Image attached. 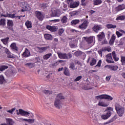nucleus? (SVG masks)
<instances>
[{"instance_id":"f257e3e1","label":"nucleus","mask_w":125,"mask_h":125,"mask_svg":"<svg viewBox=\"0 0 125 125\" xmlns=\"http://www.w3.org/2000/svg\"><path fill=\"white\" fill-rule=\"evenodd\" d=\"M62 99H65V97L63 96L62 93H60L57 95L55 99L54 106L57 109L62 108V102L61 101Z\"/></svg>"},{"instance_id":"f03ea898","label":"nucleus","mask_w":125,"mask_h":125,"mask_svg":"<svg viewBox=\"0 0 125 125\" xmlns=\"http://www.w3.org/2000/svg\"><path fill=\"white\" fill-rule=\"evenodd\" d=\"M16 112L18 115H21L23 117H29V118H33L34 117V114H33V113L30 111H24L22 109H20L19 111L17 109Z\"/></svg>"},{"instance_id":"7ed1b4c3","label":"nucleus","mask_w":125,"mask_h":125,"mask_svg":"<svg viewBox=\"0 0 125 125\" xmlns=\"http://www.w3.org/2000/svg\"><path fill=\"white\" fill-rule=\"evenodd\" d=\"M85 41L88 44H90L89 47H91L95 43V37L94 36H90L89 37H84Z\"/></svg>"},{"instance_id":"20e7f679","label":"nucleus","mask_w":125,"mask_h":125,"mask_svg":"<svg viewBox=\"0 0 125 125\" xmlns=\"http://www.w3.org/2000/svg\"><path fill=\"white\" fill-rule=\"evenodd\" d=\"M116 112L119 117H123L125 113V108L119 104H116L115 106Z\"/></svg>"},{"instance_id":"39448f33","label":"nucleus","mask_w":125,"mask_h":125,"mask_svg":"<svg viewBox=\"0 0 125 125\" xmlns=\"http://www.w3.org/2000/svg\"><path fill=\"white\" fill-rule=\"evenodd\" d=\"M58 56L60 59H71L72 58V54L65 53H58Z\"/></svg>"},{"instance_id":"423d86ee","label":"nucleus","mask_w":125,"mask_h":125,"mask_svg":"<svg viewBox=\"0 0 125 125\" xmlns=\"http://www.w3.org/2000/svg\"><path fill=\"white\" fill-rule=\"evenodd\" d=\"M67 1L70 8H76L80 5V2H74L73 0H67Z\"/></svg>"},{"instance_id":"0eeeda50","label":"nucleus","mask_w":125,"mask_h":125,"mask_svg":"<svg viewBox=\"0 0 125 125\" xmlns=\"http://www.w3.org/2000/svg\"><path fill=\"white\" fill-rule=\"evenodd\" d=\"M0 15L1 17H8L9 18H15L16 17L17 18H19V19H20L21 17H22V16H15V14H8V13L6 12V14H3L1 13H0Z\"/></svg>"},{"instance_id":"6e6552de","label":"nucleus","mask_w":125,"mask_h":125,"mask_svg":"<svg viewBox=\"0 0 125 125\" xmlns=\"http://www.w3.org/2000/svg\"><path fill=\"white\" fill-rule=\"evenodd\" d=\"M105 60L107 63H115L113 57H112L111 53H109L105 56Z\"/></svg>"},{"instance_id":"1a4fd4ad","label":"nucleus","mask_w":125,"mask_h":125,"mask_svg":"<svg viewBox=\"0 0 125 125\" xmlns=\"http://www.w3.org/2000/svg\"><path fill=\"white\" fill-rule=\"evenodd\" d=\"M88 25V21L85 20L83 21V22L82 24L79 25L78 28L81 30H85V29L87 28Z\"/></svg>"},{"instance_id":"9d476101","label":"nucleus","mask_w":125,"mask_h":125,"mask_svg":"<svg viewBox=\"0 0 125 125\" xmlns=\"http://www.w3.org/2000/svg\"><path fill=\"white\" fill-rule=\"evenodd\" d=\"M13 26H14L13 21H12V20H8L7 22V27L8 29L11 31H13Z\"/></svg>"},{"instance_id":"9b49d317","label":"nucleus","mask_w":125,"mask_h":125,"mask_svg":"<svg viewBox=\"0 0 125 125\" xmlns=\"http://www.w3.org/2000/svg\"><path fill=\"white\" fill-rule=\"evenodd\" d=\"M35 14L36 15V17L40 20V21H42L43 20V15L42 13V12L40 11H36Z\"/></svg>"},{"instance_id":"f8f14e48","label":"nucleus","mask_w":125,"mask_h":125,"mask_svg":"<svg viewBox=\"0 0 125 125\" xmlns=\"http://www.w3.org/2000/svg\"><path fill=\"white\" fill-rule=\"evenodd\" d=\"M46 28L47 29V30H49V31H50L51 32H56V31L58 30V27L57 26L47 25Z\"/></svg>"},{"instance_id":"ddd939ff","label":"nucleus","mask_w":125,"mask_h":125,"mask_svg":"<svg viewBox=\"0 0 125 125\" xmlns=\"http://www.w3.org/2000/svg\"><path fill=\"white\" fill-rule=\"evenodd\" d=\"M97 37L100 42L104 40V39H105V34H104V32L100 33L99 34L97 35Z\"/></svg>"},{"instance_id":"4468645a","label":"nucleus","mask_w":125,"mask_h":125,"mask_svg":"<svg viewBox=\"0 0 125 125\" xmlns=\"http://www.w3.org/2000/svg\"><path fill=\"white\" fill-rule=\"evenodd\" d=\"M23 57H29V56H31V53L29 49L27 48H25V51L22 54Z\"/></svg>"},{"instance_id":"2eb2a0df","label":"nucleus","mask_w":125,"mask_h":125,"mask_svg":"<svg viewBox=\"0 0 125 125\" xmlns=\"http://www.w3.org/2000/svg\"><path fill=\"white\" fill-rule=\"evenodd\" d=\"M3 48H4V49L5 50V52L7 54L8 58H13V55H12V54H11V53H10V52H9V50H8V49H7V48H5L4 47H3Z\"/></svg>"},{"instance_id":"dca6fc26","label":"nucleus","mask_w":125,"mask_h":125,"mask_svg":"<svg viewBox=\"0 0 125 125\" xmlns=\"http://www.w3.org/2000/svg\"><path fill=\"white\" fill-rule=\"evenodd\" d=\"M98 105L101 107H108L109 104L105 103V102H103V101H100L98 103Z\"/></svg>"},{"instance_id":"f3484780","label":"nucleus","mask_w":125,"mask_h":125,"mask_svg":"<svg viewBox=\"0 0 125 125\" xmlns=\"http://www.w3.org/2000/svg\"><path fill=\"white\" fill-rule=\"evenodd\" d=\"M10 46H11V48H12L13 51H16V52L18 51V47L16 46V43H13L11 44Z\"/></svg>"},{"instance_id":"a211bd4d","label":"nucleus","mask_w":125,"mask_h":125,"mask_svg":"<svg viewBox=\"0 0 125 125\" xmlns=\"http://www.w3.org/2000/svg\"><path fill=\"white\" fill-rule=\"evenodd\" d=\"M6 122L8 125H14V121L10 118H6Z\"/></svg>"},{"instance_id":"6ab92c4d","label":"nucleus","mask_w":125,"mask_h":125,"mask_svg":"<svg viewBox=\"0 0 125 125\" xmlns=\"http://www.w3.org/2000/svg\"><path fill=\"white\" fill-rule=\"evenodd\" d=\"M93 30L95 33H98V31L101 30V26L99 25H96L93 27Z\"/></svg>"},{"instance_id":"aec40b11","label":"nucleus","mask_w":125,"mask_h":125,"mask_svg":"<svg viewBox=\"0 0 125 125\" xmlns=\"http://www.w3.org/2000/svg\"><path fill=\"white\" fill-rule=\"evenodd\" d=\"M25 66H26V67H28V68H29V69H32V68H34V67H35V66H36V64H35V63H33V62H28L27 63L25 64Z\"/></svg>"},{"instance_id":"412c9836","label":"nucleus","mask_w":125,"mask_h":125,"mask_svg":"<svg viewBox=\"0 0 125 125\" xmlns=\"http://www.w3.org/2000/svg\"><path fill=\"white\" fill-rule=\"evenodd\" d=\"M112 57H113V58L114 61H115V62L119 61L120 58H119V57H117V54H116L115 51H113L112 52Z\"/></svg>"},{"instance_id":"4be33fe9","label":"nucleus","mask_w":125,"mask_h":125,"mask_svg":"<svg viewBox=\"0 0 125 125\" xmlns=\"http://www.w3.org/2000/svg\"><path fill=\"white\" fill-rule=\"evenodd\" d=\"M117 119V116L115 115L113 116L110 120L104 123V125H108V124H111V123H113L115 120Z\"/></svg>"},{"instance_id":"5701e85b","label":"nucleus","mask_w":125,"mask_h":125,"mask_svg":"<svg viewBox=\"0 0 125 125\" xmlns=\"http://www.w3.org/2000/svg\"><path fill=\"white\" fill-rule=\"evenodd\" d=\"M125 4H123L122 5H119L118 7H116V10L117 11H120V10H123L125 9Z\"/></svg>"},{"instance_id":"b1692460","label":"nucleus","mask_w":125,"mask_h":125,"mask_svg":"<svg viewBox=\"0 0 125 125\" xmlns=\"http://www.w3.org/2000/svg\"><path fill=\"white\" fill-rule=\"evenodd\" d=\"M44 37L45 39V40H48V41H52V35L48 34H45L44 35Z\"/></svg>"},{"instance_id":"393cba45","label":"nucleus","mask_w":125,"mask_h":125,"mask_svg":"<svg viewBox=\"0 0 125 125\" xmlns=\"http://www.w3.org/2000/svg\"><path fill=\"white\" fill-rule=\"evenodd\" d=\"M115 41H116V35H115V34H113L112 35L109 41L110 44H113V43L115 42Z\"/></svg>"},{"instance_id":"a878e982","label":"nucleus","mask_w":125,"mask_h":125,"mask_svg":"<svg viewBox=\"0 0 125 125\" xmlns=\"http://www.w3.org/2000/svg\"><path fill=\"white\" fill-rule=\"evenodd\" d=\"M6 81L4 79V77L2 75L0 76V84H3V83H5Z\"/></svg>"},{"instance_id":"bb28decb","label":"nucleus","mask_w":125,"mask_h":125,"mask_svg":"<svg viewBox=\"0 0 125 125\" xmlns=\"http://www.w3.org/2000/svg\"><path fill=\"white\" fill-rule=\"evenodd\" d=\"M52 56V54L51 53L47 54L43 56V59L45 60H47V59H49V58H50Z\"/></svg>"},{"instance_id":"cd10ccee","label":"nucleus","mask_w":125,"mask_h":125,"mask_svg":"<svg viewBox=\"0 0 125 125\" xmlns=\"http://www.w3.org/2000/svg\"><path fill=\"white\" fill-rule=\"evenodd\" d=\"M63 73L65 76H70V71H69V69L67 67H65L63 69Z\"/></svg>"},{"instance_id":"c85d7f7f","label":"nucleus","mask_w":125,"mask_h":125,"mask_svg":"<svg viewBox=\"0 0 125 125\" xmlns=\"http://www.w3.org/2000/svg\"><path fill=\"white\" fill-rule=\"evenodd\" d=\"M106 27L108 29H115V28H117V25H113L112 24H108L106 25Z\"/></svg>"},{"instance_id":"c756f323","label":"nucleus","mask_w":125,"mask_h":125,"mask_svg":"<svg viewBox=\"0 0 125 125\" xmlns=\"http://www.w3.org/2000/svg\"><path fill=\"white\" fill-rule=\"evenodd\" d=\"M9 40V38L7 37L5 39L1 40V41L3 42V44H5V45H6V44L8 43Z\"/></svg>"},{"instance_id":"7c9ffc66","label":"nucleus","mask_w":125,"mask_h":125,"mask_svg":"<svg viewBox=\"0 0 125 125\" xmlns=\"http://www.w3.org/2000/svg\"><path fill=\"white\" fill-rule=\"evenodd\" d=\"M25 26L27 27V29L32 28V22L28 21L25 22Z\"/></svg>"},{"instance_id":"2f4dec72","label":"nucleus","mask_w":125,"mask_h":125,"mask_svg":"<svg viewBox=\"0 0 125 125\" xmlns=\"http://www.w3.org/2000/svg\"><path fill=\"white\" fill-rule=\"evenodd\" d=\"M104 99H107L108 101H111V100H112L113 98L110 95L104 94Z\"/></svg>"},{"instance_id":"473e14b6","label":"nucleus","mask_w":125,"mask_h":125,"mask_svg":"<svg viewBox=\"0 0 125 125\" xmlns=\"http://www.w3.org/2000/svg\"><path fill=\"white\" fill-rule=\"evenodd\" d=\"M53 14L55 17H59V16L61 15V12H60V11H57L53 13Z\"/></svg>"},{"instance_id":"72a5a7b5","label":"nucleus","mask_w":125,"mask_h":125,"mask_svg":"<svg viewBox=\"0 0 125 125\" xmlns=\"http://www.w3.org/2000/svg\"><path fill=\"white\" fill-rule=\"evenodd\" d=\"M67 20H68V18H67V16H64L61 19V22H62V24L67 23Z\"/></svg>"},{"instance_id":"f704fd0d","label":"nucleus","mask_w":125,"mask_h":125,"mask_svg":"<svg viewBox=\"0 0 125 125\" xmlns=\"http://www.w3.org/2000/svg\"><path fill=\"white\" fill-rule=\"evenodd\" d=\"M69 69L75 70H77V68L75 66V63L74 62H71L69 64Z\"/></svg>"},{"instance_id":"c9c22d12","label":"nucleus","mask_w":125,"mask_h":125,"mask_svg":"<svg viewBox=\"0 0 125 125\" xmlns=\"http://www.w3.org/2000/svg\"><path fill=\"white\" fill-rule=\"evenodd\" d=\"M102 3V0H94V5H98Z\"/></svg>"},{"instance_id":"e433bc0d","label":"nucleus","mask_w":125,"mask_h":125,"mask_svg":"<svg viewBox=\"0 0 125 125\" xmlns=\"http://www.w3.org/2000/svg\"><path fill=\"white\" fill-rule=\"evenodd\" d=\"M121 62L122 63V66H125V56H121Z\"/></svg>"},{"instance_id":"4c0bfd02","label":"nucleus","mask_w":125,"mask_h":125,"mask_svg":"<svg viewBox=\"0 0 125 125\" xmlns=\"http://www.w3.org/2000/svg\"><path fill=\"white\" fill-rule=\"evenodd\" d=\"M118 69H119L118 65H111L110 71H113L115 72V71H117Z\"/></svg>"},{"instance_id":"58836bf2","label":"nucleus","mask_w":125,"mask_h":125,"mask_svg":"<svg viewBox=\"0 0 125 125\" xmlns=\"http://www.w3.org/2000/svg\"><path fill=\"white\" fill-rule=\"evenodd\" d=\"M6 23H5V19H1L0 20V26H5Z\"/></svg>"},{"instance_id":"ea45409f","label":"nucleus","mask_w":125,"mask_h":125,"mask_svg":"<svg viewBox=\"0 0 125 125\" xmlns=\"http://www.w3.org/2000/svg\"><path fill=\"white\" fill-rule=\"evenodd\" d=\"M125 16L122 15V16H119L117 17L116 20H117V21H119V20H125Z\"/></svg>"},{"instance_id":"a19ab883","label":"nucleus","mask_w":125,"mask_h":125,"mask_svg":"<svg viewBox=\"0 0 125 125\" xmlns=\"http://www.w3.org/2000/svg\"><path fill=\"white\" fill-rule=\"evenodd\" d=\"M79 23H80V20H74L71 22L72 25H77V24H79Z\"/></svg>"},{"instance_id":"79ce46f5","label":"nucleus","mask_w":125,"mask_h":125,"mask_svg":"<svg viewBox=\"0 0 125 125\" xmlns=\"http://www.w3.org/2000/svg\"><path fill=\"white\" fill-rule=\"evenodd\" d=\"M96 64V60L94 58L92 59V61L90 62V66H94Z\"/></svg>"},{"instance_id":"37998d69","label":"nucleus","mask_w":125,"mask_h":125,"mask_svg":"<svg viewBox=\"0 0 125 125\" xmlns=\"http://www.w3.org/2000/svg\"><path fill=\"white\" fill-rule=\"evenodd\" d=\"M26 122H27V123H29V124H34L35 123V119H26Z\"/></svg>"},{"instance_id":"c03bdc74","label":"nucleus","mask_w":125,"mask_h":125,"mask_svg":"<svg viewBox=\"0 0 125 125\" xmlns=\"http://www.w3.org/2000/svg\"><path fill=\"white\" fill-rule=\"evenodd\" d=\"M125 42V37L124 38L121 39L119 41V45H123L124 43Z\"/></svg>"},{"instance_id":"a18cd8bd","label":"nucleus","mask_w":125,"mask_h":125,"mask_svg":"<svg viewBox=\"0 0 125 125\" xmlns=\"http://www.w3.org/2000/svg\"><path fill=\"white\" fill-rule=\"evenodd\" d=\"M47 49V47H41L39 48V50L40 52H43L44 51H45Z\"/></svg>"},{"instance_id":"49530a36","label":"nucleus","mask_w":125,"mask_h":125,"mask_svg":"<svg viewBox=\"0 0 125 125\" xmlns=\"http://www.w3.org/2000/svg\"><path fill=\"white\" fill-rule=\"evenodd\" d=\"M8 66L6 65H2L0 67V71H4L5 69H8Z\"/></svg>"},{"instance_id":"de8ad7c7","label":"nucleus","mask_w":125,"mask_h":125,"mask_svg":"<svg viewBox=\"0 0 125 125\" xmlns=\"http://www.w3.org/2000/svg\"><path fill=\"white\" fill-rule=\"evenodd\" d=\"M104 94L96 96V99H104Z\"/></svg>"},{"instance_id":"09e8293b","label":"nucleus","mask_w":125,"mask_h":125,"mask_svg":"<svg viewBox=\"0 0 125 125\" xmlns=\"http://www.w3.org/2000/svg\"><path fill=\"white\" fill-rule=\"evenodd\" d=\"M64 33V29L63 28H60L58 31V34L59 36H61Z\"/></svg>"},{"instance_id":"8fccbe9b","label":"nucleus","mask_w":125,"mask_h":125,"mask_svg":"<svg viewBox=\"0 0 125 125\" xmlns=\"http://www.w3.org/2000/svg\"><path fill=\"white\" fill-rule=\"evenodd\" d=\"M43 93L46 94V95H48V94H51V92L48 90H44L43 91Z\"/></svg>"},{"instance_id":"3c124183","label":"nucleus","mask_w":125,"mask_h":125,"mask_svg":"<svg viewBox=\"0 0 125 125\" xmlns=\"http://www.w3.org/2000/svg\"><path fill=\"white\" fill-rule=\"evenodd\" d=\"M16 110V108H13L9 110H7V113H9L10 114H13V112Z\"/></svg>"},{"instance_id":"603ef678","label":"nucleus","mask_w":125,"mask_h":125,"mask_svg":"<svg viewBox=\"0 0 125 125\" xmlns=\"http://www.w3.org/2000/svg\"><path fill=\"white\" fill-rule=\"evenodd\" d=\"M103 51H105V50L103 48L98 51V53L101 56V57H102V52H103Z\"/></svg>"},{"instance_id":"864d4df0","label":"nucleus","mask_w":125,"mask_h":125,"mask_svg":"<svg viewBox=\"0 0 125 125\" xmlns=\"http://www.w3.org/2000/svg\"><path fill=\"white\" fill-rule=\"evenodd\" d=\"M105 115H106V116L109 119V118H110V117L112 116V112H111V111H108L105 114Z\"/></svg>"},{"instance_id":"5fc2aeb1","label":"nucleus","mask_w":125,"mask_h":125,"mask_svg":"<svg viewBox=\"0 0 125 125\" xmlns=\"http://www.w3.org/2000/svg\"><path fill=\"white\" fill-rule=\"evenodd\" d=\"M105 115H106V116L109 119V118H110V117L112 116V112H111V111H108L105 114Z\"/></svg>"},{"instance_id":"6e6d98bb","label":"nucleus","mask_w":125,"mask_h":125,"mask_svg":"<svg viewBox=\"0 0 125 125\" xmlns=\"http://www.w3.org/2000/svg\"><path fill=\"white\" fill-rule=\"evenodd\" d=\"M82 78H83V76H78V77L74 80V82H79V81H80V80H82Z\"/></svg>"},{"instance_id":"4d7b16f0","label":"nucleus","mask_w":125,"mask_h":125,"mask_svg":"<svg viewBox=\"0 0 125 125\" xmlns=\"http://www.w3.org/2000/svg\"><path fill=\"white\" fill-rule=\"evenodd\" d=\"M101 117H102V119H103V120H108V116H107L106 114L102 115Z\"/></svg>"},{"instance_id":"13d9d810","label":"nucleus","mask_w":125,"mask_h":125,"mask_svg":"<svg viewBox=\"0 0 125 125\" xmlns=\"http://www.w3.org/2000/svg\"><path fill=\"white\" fill-rule=\"evenodd\" d=\"M82 53V51H78L75 52V55H76V56H81Z\"/></svg>"},{"instance_id":"bf43d9fd","label":"nucleus","mask_w":125,"mask_h":125,"mask_svg":"<svg viewBox=\"0 0 125 125\" xmlns=\"http://www.w3.org/2000/svg\"><path fill=\"white\" fill-rule=\"evenodd\" d=\"M116 35L117 36L118 38H120V37H122V36H123V33H121L120 31H116Z\"/></svg>"},{"instance_id":"052dcab7","label":"nucleus","mask_w":125,"mask_h":125,"mask_svg":"<svg viewBox=\"0 0 125 125\" xmlns=\"http://www.w3.org/2000/svg\"><path fill=\"white\" fill-rule=\"evenodd\" d=\"M104 49V51H108V52H110V51H111V47H106L105 48H103Z\"/></svg>"},{"instance_id":"680f3d73","label":"nucleus","mask_w":125,"mask_h":125,"mask_svg":"<svg viewBox=\"0 0 125 125\" xmlns=\"http://www.w3.org/2000/svg\"><path fill=\"white\" fill-rule=\"evenodd\" d=\"M110 111V112H113L114 111V108L112 107H107L106 108V111Z\"/></svg>"},{"instance_id":"e2e57ef3","label":"nucleus","mask_w":125,"mask_h":125,"mask_svg":"<svg viewBox=\"0 0 125 125\" xmlns=\"http://www.w3.org/2000/svg\"><path fill=\"white\" fill-rule=\"evenodd\" d=\"M101 63H102V61H101V60H99L97 64L96 65V67H101Z\"/></svg>"},{"instance_id":"0e129e2a","label":"nucleus","mask_w":125,"mask_h":125,"mask_svg":"<svg viewBox=\"0 0 125 125\" xmlns=\"http://www.w3.org/2000/svg\"><path fill=\"white\" fill-rule=\"evenodd\" d=\"M111 77H112L111 76H106V78H105L106 81V82H109L110 80H111Z\"/></svg>"},{"instance_id":"69168bd1","label":"nucleus","mask_w":125,"mask_h":125,"mask_svg":"<svg viewBox=\"0 0 125 125\" xmlns=\"http://www.w3.org/2000/svg\"><path fill=\"white\" fill-rule=\"evenodd\" d=\"M47 6V4H45V3L42 4V8H43V9L46 8Z\"/></svg>"},{"instance_id":"338daca9","label":"nucleus","mask_w":125,"mask_h":125,"mask_svg":"<svg viewBox=\"0 0 125 125\" xmlns=\"http://www.w3.org/2000/svg\"><path fill=\"white\" fill-rule=\"evenodd\" d=\"M52 22H55L56 23L57 22H60V20L59 19H55L51 21Z\"/></svg>"},{"instance_id":"774afa93","label":"nucleus","mask_w":125,"mask_h":125,"mask_svg":"<svg viewBox=\"0 0 125 125\" xmlns=\"http://www.w3.org/2000/svg\"><path fill=\"white\" fill-rule=\"evenodd\" d=\"M112 65H106L104 66V68H107V69H109V70H111Z\"/></svg>"}]
</instances>
